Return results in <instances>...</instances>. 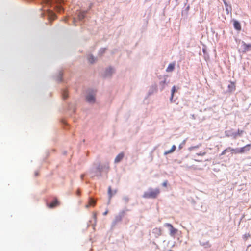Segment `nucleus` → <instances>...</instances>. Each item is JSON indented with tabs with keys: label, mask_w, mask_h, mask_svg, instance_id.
Here are the masks:
<instances>
[{
	"label": "nucleus",
	"mask_w": 251,
	"mask_h": 251,
	"mask_svg": "<svg viewBox=\"0 0 251 251\" xmlns=\"http://www.w3.org/2000/svg\"><path fill=\"white\" fill-rule=\"evenodd\" d=\"M96 169L98 170L99 173L96 175L99 176H102L103 174H107L109 170V163L108 162H105L103 163H96Z\"/></svg>",
	"instance_id": "1"
},
{
	"label": "nucleus",
	"mask_w": 251,
	"mask_h": 251,
	"mask_svg": "<svg viewBox=\"0 0 251 251\" xmlns=\"http://www.w3.org/2000/svg\"><path fill=\"white\" fill-rule=\"evenodd\" d=\"M96 91L94 89H89L87 91L85 99L90 104H93L96 102Z\"/></svg>",
	"instance_id": "2"
},
{
	"label": "nucleus",
	"mask_w": 251,
	"mask_h": 251,
	"mask_svg": "<svg viewBox=\"0 0 251 251\" xmlns=\"http://www.w3.org/2000/svg\"><path fill=\"white\" fill-rule=\"evenodd\" d=\"M159 193L160 190L158 188L155 189L149 188L148 191L144 192L143 197L146 199H154L156 198Z\"/></svg>",
	"instance_id": "3"
},
{
	"label": "nucleus",
	"mask_w": 251,
	"mask_h": 251,
	"mask_svg": "<svg viewBox=\"0 0 251 251\" xmlns=\"http://www.w3.org/2000/svg\"><path fill=\"white\" fill-rule=\"evenodd\" d=\"M43 2L45 3L47 5H53L56 4L55 8L58 12H61L63 10L62 7L61 5L63 2L62 0H42Z\"/></svg>",
	"instance_id": "4"
},
{
	"label": "nucleus",
	"mask_w": 251,
	"mask_h": 251,
	"mask_svg": "<svg viewBox=\"0 0 251 251\" xmlns=\"http://www.w3.org/2000/svg\"><path fill=\"white\" fill-rule=\"evenodd\" d=\"M128 210H122L115 216V218L111 224V227L113 228L118 223L121 222Z\"/></svg>",
	"instance_id": "5"
},
{
	"label": "nucleus",
	"mask_w": 251,
	"mask_h": 251,
	"mask_svg": "<svg viewBox=\"0 0 251 251\" xmlns=\"http://www.w3.org/2000/svg\"><path fill=\"white\" fill-rule=\"evenodd\" d=\"M244 131L243 130L238 129L237 132H234L233 129L226 130L225 134L227 137H231L234 139H236L238 136H241Z\"/></svg>",
	"instance_id": "6"
},
{
	"label": "nucleus",
	"mask_w": 251,
	"mask_h": 251,
	"mask_svg": "<svg viewBox=\"0 0 251 251\" xmlns=\"http://www.w3.org/2000/svg\"><path fill=\"white\" fill-rule=\"evenodd\" d=\"M89 173L91 175L92 178H93L95 176L98 177H100L98 175H96L97 174L99 173L98 170L96 169V163H94L92 166V167L89 170Z\"/></svg>",
	"instance_id": "7"
},
{
	"label": "nucleus",
	"mask_w": 251,
	"mask_h": 251,
	"mask_svg": "<svg viewBox=\"0 0 251 251\" xmlns=\"http://www.w3.org/2000/svg\"><path fill=\"white\" fill-rule=\"evenodd\" d=\"M164 226L169 228L170 235L171 236H174L177 232V229L175 228L171 224L166 223Z\"/></svg>",
	"instance_id": "8"
},
{
	"label": "nucleus",
	"mask_w": 251,
	"mask_h": 251,
	"mask_svg": "<svg viewBox=\"0 0 251 251\" xmlns=\"http://www.w3.org/2000/svg\"><path fill=\"white\" fill-rule=\"evenodd\" d=\"M114 73V69L111 67H109L105 70L104 74V76L105 77H110L112 76Z\"/></svg>",
	"instance_id": "9"
},
{
	"label": "nucleus",
	"mask_w": 251,
	"mask_h": 251,
	"mask_svg": "<svg viewBox=\"0 0 251 251\" xmlns=\"http://www.w3.org/2000/svg\"><path fill=\"white\" fill-rule=\"evenodd\" d=\"M242 52L245 53L251 50V44H246L244 41L242 42Z\"/></svg>",
	"instance_id": "10"
},
{
	"label": "nucleus",
	"mask_w": 251,
	"mask_h": 251,
	"mask_svg": "<svg viewBox=\"0 0 251 251\" xmlns=\"http://www.w3.org/2000/svg\"><path fill=\"white\" fill-rule=\"evenodd\" d=\"M116 193H117L116 190H114L112 191L111 189V186L108 187V197H109L108 203L110 202V200H111V198L112 197V196H114V195H115L116 194Z\"/></svg>",
	"instance_id": "11"
},
{
	"label": "nucleus",
	"mask_w": 251,
	"mask_h": 251,
	"mask_svg": "<svg viewBox=\"0 0 251 251\" xmlns=\"http://www.w3.org/2000/svg\"><path fill=\"white\" fill-rule=\"evenodd\" d=\"M251 149V144H249L243 147L240 148V153H243L249 151Z\"/></svg>",
	"instance_id": "12"
},
{
	"label": "nucleus",
	"mask_w": 251,
	"mask_h": 251,
	"mask_svg": "<svg viewBox=\"0 0 251 251\" xmlns=\"http://www.w3.org/2000/svg\"><path fill=\"white\" fill-rule=\"evenodd\" d=\"M157 91V85L156 84L152 85L148 91V94L149 96L152 95L154 93Z\"/></svg>",
	"instance_id": "13"
},
{
	"label": "nucleus",
	"mask_w": 251,
	"mask_h": 251,
	"mask_svg": "<svg viewBox=\"0 0 251 251\" xmlns=\"http://www.w3.org/2000/svg\"><path fill=\"white\" fill-rule=\"evenodd\" d=\"M223 2L225 6L226 13L227 14L229 13H231L232 7L231 5H229L225 0H223Z\"/></svg>",
	"instance_id": "14"
},
{
	"label": "nucleus",
	"mask_w": 251,
	"mask_h": 251,
	"mask_svg": "<svg viewBox=\"0 0 251 251\" xmlns=\"http://www.w3.org/2000/svg\"><path fill=\"white\" fill-rule=\"evenodd\" d=\"M124 153L123 152H121L118 154L115 158L114 163H118L120 162L124 158Z\"/></svg>",
	"instance_id": "15"
},
{
	"label": "nucleus",
	"mask_w": 251,
	"mask_h": 251,
	"mask_svg": "<svg viewBox=\"0 0 251 251\" xmlns=\"http://www.w3.org/2000/svg\"><path fill=\"white\" fill-rule=\"evenodd\" d=\"M168 85L166 78H164L163 80L160 81L159 82L160 89L161 91L164 90L165 87Z\"/></svg>",
	"instance_id": "16"
},
{
	"label": "nucleus",
	"mask_w": 251,
	"mask_h": 251,
	"mask_svg": "<svg viewBox=\"0 0 251 251\" xmlns=\"http://www.w3.org/2000/svg\"><path fill=\"white\" fill-rule=\"evenodd\" d=\"M152 234L156 238H157L161 234V230L160 228H154L152 230Z\"/></svg>",
	"instance_id": "17"
},
{
	"label": "nucleus",
	"mask_w": 251,
	"mask_h": 251,
	"mask_svg": "<svg viewBox=\"0 0 251 251\" xmlns=\"http://www.w3.org/2000/svg\"><path fill=\"white\" fill-rule=\"evenodd\" d=\"M58 205H59V202L56 199H55L52 201V202L48 204V206L49 208H54V207L57 206Z\"/></svg>",
	"instance_id": "18"
},
{
	"label": "nucleus",
	"mask_w": 251,
	"mask_h": 251,
	"mask_svg": "<svg viewBox=\"0 0 251 251\" xmlns=\"http://www.w3.org/2000/svg\"><path fill=\"white\" fill-rule=\"evenodd\" d=\"M233 26L234 28L237 30H240L241 29L240 23L236 20H233Z\"/></svg>",
	"instance_id": "19"
},
{
	"label": "nucleus",
	"mask_w": 251,
	"mask_h": 251,
	"mask_svg": "<svg viewBox=\"0 0 251 251\" xmlns=\"http://www.w3.org/2000/svg\"><path fill=\"white\" fill-rule=\"evenodd\" d=\"M96 201L92 198H89V203L86 205V208H88L90 206H94L96 204Z\"/></svg>",
	"instance_id": "20"
},
{
	"label": "nucleus",
	"mask_w": 251,
	"mask_h": 251,
	"mask_svg": "<svg viewBox=\"0 0 251 251\" xmlns=\"http://www.w3.org/2000/svg\"><path fill=\"white\" fill-rule=\"evenodd\" d=\"M88 59L91 63H95L97 60V57H94L93 55L90 54L88 56Z\"/></svg>",
	"instance_id": "21"
},
{
	"label": "nucleus",
	"mask_w": 251,
	"mask_h": 251,
	"mask_svg": "<svg viewBox=\"0 0 251 251\" xmlns=\"http://www.w3.org/2000/svg\"><path fill=\"white\" fill-rule=\"evenodd\" d=\"M175 69V64L174 63H170L166 68V72H172Z\"/></svg>",
	"instance_id": "22"
},
{
	"label": "nucleus",
	"mask_w": 251,
	"mask_h": 251,
	"mask_svg": "<svg viewBox=\"0 0 251 251\" xmlns=\"http://www.w3.org/2000/svg\"><path fill=\"white\" fill-rule=\"evenodd\" d=\"M85 15H86L85 11L79 12L78 14V17L79 20H83L85 18Z\"/></svg>",
	"instance_id": "23"
},
{
	"label": "nucleus",
	"mask_w": 251,
	"mask_h": 251,
	"mask_svg": "<svg viewBox=\"0 0 251 251\" xmlns=\"http://www.w3.org/2000/svg\"><path fill=\"white\" fill-rule=\"evenodd\" d=\"M201 245L204 246L205 248H209L210 247L209 241L202 242L200 241Z\"/></svg>",
	"instance_id": "24"
},
{
	"label": "nucleus",
	"mask_w": 251,
	"mask_h": 251,
	"mask_svg": "<svg viewBox=\"0 0 251 251\" xmlns=\"http://www.w3.org/2000/svg\"><path fill=\"white\" fill-rule=\"evenodd\" d=\"M48 14L49 18L55 19V14L51 11H49L48 9Z\"/></svg>",
	"instance_id": "25"
},
{
	"label": "nucleus",
	"mask_w": 251,
	"mask_h": 251,
	"mask_svg": "<svg viewBox=\"0 0 251 251\" xmlns=\"http://www.w3.org/2000/svg\"><path fill=\"white\" fill-rule=\"evenodd\" d=\"M62 96L63 99L64 100H65V99H66L67 98V97H68V92H67V90L64 89V90H62Z\"/></svg>",
	"instance_id": "26"
},
{
	"label": "nucleus",
	"mask_w": 251,
	"mask_h": 251,
	"mask_svg": "<svg viewBox=\"0 0 251 251\" xmlns=\"http://www.w3.org/2000/svg\"><path fill=\"white\" fill-rule=\"evenodd\" d=\"M106 48H101L98 52V56L101 57L105 52Z\"/></svg>",
	"instance_id": "27"
},
{
	"label": "nucleus",
	"mask_w": 251,
	"mask_h": 251,
	"mask_svg": "<svg viewBox=\"0 0 251 251\" xmlns=\"http://www.w3.org/2000/svg\"><path fill=\"white\" fill-rule=\"evenodd\" d=\"M201 146V144H199V145H197V146H191L190 147H189L188 148V150L189 151H193V150L195 149H197V148H199Z\"/></svg>",
	"instance_id": "28"
},
{
	"label": "nucleus",
	"mask_w": 251,
	"mask_h": 251,
	"mask_svg": "<svg viewBox=\"0 0 251 251\" xmlns=\"http://www.w3.org/2000/svg\"><path fill=\"white\" fill-rule=\"evenodd\" d=\"M228 87L231 91H232L235 89V85L232 83H231L230 84H229Z\"/></svg>",
	"instance_id": "29"
},
{
	"label": "nucleus",
	"mask_w": 251,
	"mask_h": 251,
	"mask_svg": "<svg viewBox=\"0 0 251 251\" xmlns=\"http://www.w3.org/2000/svg\"><path fill=\"white\" fill-rule=\"evenodd\" d=\"M186 142V139L184 140L179 145L178 148L179 150H181L183 146L185 145Z\"/></svg>",
	"instance_id": "30"
},
{
	"label": "nucleus",
	"mask_w": 251,
	"mask_h": 251,
	"mask_svg": "<svg viewBox=\"0 0 251 251\" xmlns=\"http://www.w3.org/2000/svg\"><path fill=\"white\" fill-rule=\"evenodd\" d=\"M177 91L175 86H173L171 89V95H174L175 93Z\"/></svg>",
	"instance_id": "31"
},
{
	"label": "nucleus",
	"mask_w": 251,
	"mask_h": 251,
	"mask_svg": "<svg viewBox=\"0 0 251 251\" xmlns=\"http://www.w3.org/2000/svg\"><path fill=\"white\" fill-rule=\"evenodd\" d=\"M62 73L61 72H60L57 77V80L59 82H61L62 81Z\"/></svg>",
	"instance_id": "32"
},
{
	"label": "nucleus",
	"mask_w": 251,
	"mask_h": 251,
	"mask_svg": "<svg viewBox=\"0 0 251 251\" xmlns=\"http://www.w3.org/2000/svg\"><path fill=\"white\" fill-rule=\"evenodd\" d=\"M234 153H235V154L240 153V148H237L235 149Z\"/></svg>",
	"instance_id": "33"
},
{
	"label": "nucleus",
	"mask_w": 251,
	"mask_h": 251,
	"mask_svg": "<svg viewBox=\"0 0 251 251\" xmlns=\"http://www.w3.org/2000/svg\"><path fill=\"white\" fill-rule=\"evenodd\" d=\"M206 154L205 152L201 151L199 153H197L196 154L199 156H203Z\"/></svg>",
	"instance_id": "34"
},
{
	"label": "nucleus",
	"mask_w": 251,
	"mask_h": 251,
	"mask_svg": "<svg viewBox=\"0 0 251 251\" xmlns=\"http://www.w3.org/2000/svg\"><path fill=\"white\" fill-rule=\"evenodd\" d=\"M123 201H124L126 203L128 202L129 201V198L128 197H124L123 198Z\"/></svg>",
	"instance_id": "35"
},
{
	"label": "nucleus",
	"mask_w": 251,
	"mask_h": 251,
	"mask_svg": "<svg viewBox=\"0 0 251 251\" xmlns=\"http://www.w3.org/2000/svg\"><path fill=\"white\" fill-rule=\"evenodd\" d=\"M228 151H231L232 153L234 152V150L235 149L232 148L231 147L227 148Z\"/></svg>",
	"instance_id": "36"
},
{
	"label": "nucleus",
	"mask_w": 251,
	"mask_h": 251,
	"mask_svg": "<svg viewBox=\"0 0 251 251\" xmlns=\"http://www.w3.org/2000/svg\"><path fill=\"white\" fill-rule=\"evenodd\" d=\"M228 151V149L226 148V149L224 150L222 153H221V155H224L226 154V152Z\"/></svg>",
	"instance_id": "37"
},
{
	"label": "nucleus",
	"mask_w": 251,
	"mask_h": 251,
	"mask_svg": "<svg viewBox=\"0 0 251 251\" xmlns=\"http://www.w3.org/2000/svg\"><path fill=\"white\" fill-rule=\"evenodd\" d=\"M171 153H172V151H171V150H170L165 151L164 152V155H167V154H168Z\"/></svg>",
	"instance_id": "38"
},
{
	"label": "nucleus",
	"mask_w": 251,
	"mask_h": 251,
	"mask_svg": "<svg viewBox=\"0 0 251 251\" xmlns=\"http://www.w3.org/2000/svg\"><path fill=\"white\" fill-rule=\"evenodd\" d=\"M176 147L175 145L172 146L171 149H170L171 151H172V152H174L175 151V150H176Z\"/></svg>",
	"instance_id": "39"
},
{
	"label": "nucleus",
	"mask_w": 251,
	"mask_h": 251,
	"mask_svg": "<svg viewBox=\"0 0 251 251\" xmlns=\"http://www.w3.org/2000/svg\"><path fill=\"white\" fill-rule=\"evenodd\" d=\"M173 97H174V95H171V97H170V101L171 103L174 102V101H173Z\"/></svg>",
	"instance_id": "40"
},
{
	"label": "nucleus",
	"mask_w": 251,
	"mask_h": 251,
	"mask_svg": "<svg viewBox=\"0 0 251 251\" xmlns=\"http://www.w3.org/2000/svg\"><path fill=\"white\" fill-rule=\"evenodd\" d=\"M167 181H165L162 183V186L164 187H166L167 186Z\"/></svg>",
	"instance_id": "41"
},
{
	"label": "nucleus",
	"mask_w": 251,
	"mask_h": 251,
	"mask_svg": "<svg viewBox=\"0 0 251 251\" xmlns=\"http://www.w3.org/2000/svg\"><path fill=\"white\" fill-rule=\"evenodd\" d=\"M108 212V211L107 210H106V211H105L103 213V215H106L107 214Z\"/></svg>",
	"instance_id": "42"
},
{
	"label": "nucleus",
	"mask_w": 251,
	"mask_h": 251,
	"mask_svg": "<svg viewBox=\"0 0 251 251\" xmlns=\"http://www.w3.org/2000/svg\"><path fill=\"white\" fill-rule=\"evenodd\" d=\"M84 176H85V175H84V174H82V175H81L80 176V177H81V179L82 180H83V179L84 177Z\"/></svg>",
	"instance_id": "43"
},
{
	"label": "nucleus",
	"mask_w": 251,
	"mask_h": 251,
	"mask_svg": "<svg viewBox=\"0 0 251 251\" xmlns=\"http://www.w3.org/2000/svg\"><path fill=\"white\" fill-rule=\"evenodd\" d=\"M191 116H192V118L193 119H195V115H194V114L191 115Z\"/></svg>",
	"instance_id": "44"
},
{
	"label": "nucleus",
	"mask_w": 251,
	"mask_h": 251,
	"mask_svg": "<svg viewBox=\"0 0 251 251\" xmlns=\"http://www.w3.org/2000/svg\"><path fill=\"white\" fill-rule=\"evenodd\" d=\"M38 172H36L35 173V175L36 176H37L38 175Z\"/></svg>",
	"instance_id": "45"
},
{
	"label": "nucleus",
	"mask_w": 251,
	"mask_h": 251,
	"mask_svg": "<svg viewBox=\"0 0 251 251\" xmlns=\"http://www.w3.org/2000/svg\"><path fill=\"white\" fill-rule=\"evenodd\" d=\"M77 193L78 195H79L80 194V191L79 190H78Z\"/></svg>",
	"instance_id": "46"
},
{
	"label": "nucleus",
	"mask_w": 251,
	"mask_h": 251,
	"mask_svg": "<svg viewBox=\"0 0 251 251\" xmlns=\"http://www.w3.org/2000/svg\"><path fill=\"white\" fill-rule=\"evenodd\" d=\"M94 218L95 219H96V215L95 214L94 215Z\"/></svg>",
	"instance_id": "47"
}]
</instances>
